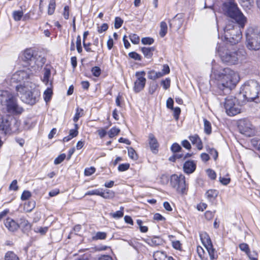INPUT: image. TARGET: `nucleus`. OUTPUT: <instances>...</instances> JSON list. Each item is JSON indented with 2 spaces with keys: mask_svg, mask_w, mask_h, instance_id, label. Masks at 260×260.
Returning <instances> with one entry per match:
<instances>
[{
  "mask_svg": "<svg viewBox=\"0 0 260 260\" xmlns=\"http://www.w3.org/2000/svg\"><path fill=\"white\" fill-rule=\"evenodd\" d=\"M204 129L207 135H210L212 132L211 124L206 119H204Z\"/></svg>",
  "mask_w": 260,
  "mask_h": 260,
  "instance_id": "c85d7f7f",
  "label": "nucleus"
},
{
  "mask_svg": "<svg viewBox=\"0 0 260 260\" xmlns=\"http://www.w3.org/2000/svg\"><path fill=\"white\" fill-rule=\"evenodd\" d=\"M172 110H173L174 117L176 120H178L181 112L180 108L179 107H176L175 108H173V109Z\"/></svg>",
  "mask_w": 260,
  "mask_h": 260,
  "instance_id": "bf43d9fd",
  "label": "nucleus"
},
{
  "mask_svg": "<svg viewBox=\"0 0 260 260\" xmlns=\"http://www.w3.org/2000/svg\"><path fill=\"white\" fill-rule=\"evenodd\" d=\"M123 207H120V210L117 211L114 213H110V215L114 218H120L123 216Z\"/></svg>",
  "mask_w": 260,
  "mask_h": 260,
  "instance_id": "c9c22d12",
  "label": "nucleus"
},
{
  "mask_svg": "<svg viewBox=\"0 0 260 260\" xmlns=\"http://www.w3.org/2000/svg\"><path fill=\"white\" fill-rule=\"evenodd\" d=\"M23 16V12L22 11H18L13 12V18L16 21H19L21 20Z\"/></svg>",
  "mask_w": 260,
  "mask_h": 260,
  "instance_id": "a18cd8bd",
  "label": "nucleus"
},
{
  "mask_svg": "<svg viewBox=\"0 0 260 260\" xmlns=\"http://www.w3.org/2000/svg\"><path fill=\"white\" fill-rule=\"evenodd\" d=\"M243 28L236 22L227 24L224 28V40L232 45L237 44L242 39L241 29Z\"/></svg>",
  "mask_w": 260,
  "mask_h": 260,
  "instance_id": "423d86ee",
  "label": "nucleus"
},
{
  "mask_svg": "<svg viewBox=\"0 0 260 260\" xmlns=\"http://www.w3.org/2000/svg\"><path fill=\"white\" fill-rule=\"evenodd\" d=\"M20 122L12 115H7L2 119L0 129L5 134L16 133L20 126Z\"/></svg>",
  "mask_w": 260,
  "mask_h": 260,
  "instance_id": "1a4fd4ad",
  "label": "nucleus"
},
{
  "mask_svg": "<svg viewBox=\"0 0 260 260\" xmlns=\"http://www.w3.org/2000/svg\"><path fill=\"white\" fill-rule=\"evenodd\" d=\"M106 237L107 234L106 233L99 232L96 233L93 239L95 240H104L106 239Z\"/></svg>",
  "mask_w": 260,
  "mask_h": 260,
  "instance_id": "58836bf2",
  "label": "nucleus"
},
{
  "mask_svg": "<svg viewBox=\"0 0 260 260\" xmlns=\"http://www.w3.org/2000/svg\"><path fill=\"white\" fill-rule=\"evenodd\" d=\"M196 165L193 161H187L183 165V170L185 173L190 174L196 170Z\"/></svg>",
  "mask_w": 260,
  "mask_h": 260,
  "instance_id": "a211bd4d",
  "label": "nucleus"
},
{
  "mask_svg": "<svg viewBox=\"0 0 260 260\" xmlns=\"http://www.w3.org/2000/svg\"><path fill=\"white\" fill-rule=\"evenodd\" d=\"M128 155L131 158L134 160H137L138 158L135 150L132 147L128 148Z\"/></svg>",
  "mask_w": 260,
  "mask_h": 260,
  "instance_id": "e433bc0d",
  "label": "nucleus"
},
{
  "mask_svg": "<svg viewBox=\"0 0 260 260\" xmlns=\"http://www.w3.org/2000/svg\"><path fill=\"white\" fill-rule=\"evenodd\" d=\"M161 85L165 89H167L170 86V80L166 79L165 80L162 81Z\"/></svg>",
  "mask_w": 260,
  "mask_h": 260,
  "instance_id": "0e129e2a",
  "label": "nucleus"
},
{
  "mask_svg": "<svg viewBox=\"0 0 260 260\" xmlns=\"http://www.w3.org/2000/svg\"><path fill=\"white\" fill-rule=\"evenodd\" d=\"M6 228L11 232L16 231L19 228L18 223L10 217H8L4 221Z\"/></svg>",
  "mask_w": 260,
  "mask_h": 260,
  "instance_id": "2eb2a0df",
  "label": "nucleus"
},
{
  "mask_svg": "<svg viewBox=\"0 0 260 260\" xmlns=\"http://www.w3.org/2000/svg\"><path fill=\"white\" fill-rule=\"evenodd\" d=\"M234 101L231 98L225 99L224 108L227 114L230 116L236 115L240 112V109L235 104Z\"/></svg>",
  "mask_w": 260,
  "mask_h": 260,
  "instance_id": "f8f14e48",
  "label": "nucleus"
},
{
  "mask_svg": "<svg viewBox=\"0 0 260 260\" xmlns=\"http://www.w3.org/2000/svg\"><path fill=\"white\" fill-rule=\"evenodd\" d=\"M247 255H248L249 258L250 260H257V254L255 251H253L252 252H251L250 251L249 253H248L247 254Z\"/></svg>",
  "mask_w": 260,
  "mask_h": 260,
  "instance_id": "13d9d810",
  "label": "nucleus"
},
{
  "mask_svg": "<svg viewBox=\"0 0 260 260\" xmlns=\"http://www.w3.org/2000/svg\"><path fill=\"white\" fill-rule=\"evenodd\" d=\"M239 248L241 251L245 252L246 253V254L248 253H249L250 249L249 248V246L246 243H243L240 244L239 245Z\"/></svg>",
  "mask_w": 260,
  "mask_h": 260,
  "instance_id": "37998d69",
  "label": "nucleus"
},
{
  "mask_svg": "<svg viewBox=\"0 0 260 260\" xmlns=\"http://www.w3.org/2000/svg\"><path fill=\"white\" fill-rule=\"evenodd\" d=\"M76 47L78 53H80L82 51V48L81 46V40L80 36H78L77 37Z\"/></svg>",
  "mask_w": 260,
  "mask_h": 260,
  "instance_id": "49530a36",
  "label": "nucleus"
},
{
  "mask_svg": "<svg viewBox=\"0 0 260 260\" xmlns=\"http://www.w3.org/2000/svg\"><path fill=\"white\" fill-rule=\"evenodd\" d=\"M84 115L83 110L82 109L77 108L76 110V113L75 116L73 118V121L75 122H77L79 119L82 117Z\"/></svg>",
  "mask_w": 260,
  "mask_h": 260,
  "instance_id": "473e14b6",
  "label": "nucleus"
},
{
  "mask_svg": "<svg viewBox=\"0 0 260 260\" xmlns=\"http://www.w3.org/2000/svg\"><path fill=\"white\" fill-rule=\"evenodd\" d=\"M9 189L10 190L16 191L18 189V186L17 185V181L16 180H14L10 185Z\"/></svg>",
  "mask_w": 260,
  "mask_h": 260,
  "instance_id": "6e6d98bb",
  "label": "nucleus"
},
{
  "mask_svg": "<svg viewBox=\"0 0 260 260\" xmlns=\"http://www.w3.org/2000/svg\"><path fill=\"white\" fill-rule=\"evenodd\" d=\"M129 39L134 44H138L140 42V38L136 34H131L129 35Z\"/></svg>",
  "mask_w": 260,
  "mask_h": 260,
  "instance_id": "79ce46f5",
  "label": "nucleus"
},
{
  "mask_svg": "<svg viewBox=\"0 0 260 260\" xmlns=\"http://www.w3.org/2000/svg\"><path fill=\"white\" fill-rule=\"evenodd\" d=\"M0 105L5 106L7 111L12 114H21L23 109L17 103L16 98L11 92L0 90Z\"/></svg>",
  "mask_w": 260,
  "mask_h": 260,
  "instance_id": "20e7f679",
  "label": "nucleus"
},
{
  "mask_svg": "<svg viewBox=\"0 0 260 260\" xmlns=\"http://www.w3.org/2000/svg\"><path fill=\"white\" fill-rule=\"evenodd\" d=\"M238 128L240 133L248 137H251L255 134L254 127L246 119H243L239 121Z\"/></svg>",
  "mask_w": 260,
  "mask_h": 260,
  "instance_id": "9b49d317",
  "label": "nucleus"
},
{
  "mask_svg": "<svg viewBox=\"0 0 260 260\" xmlns=\"http://www.w3.org/2000/svg\"><path fill=\"white\" fill-rule=\"evenodd\" d=\"M241 4L246 10H249L253 6L254 0H241Z\"/></svg>",
  "mask_w": 260,
  "mask_h": 260,
  "instance_id": "393cba45",
  "label": "nucleus"
},
{
  "mask_svg": "<svg viewBox=\"0 0 260 260\" xmlns=\"http://www.w3.org/2000/svg\"><path fill=\"white\" fill-rule=\"evenodd\" d=\"M120 129L115 127H112L108 132V135L110 138H113L118 134Z\"/></svg>",
  "mask_w": 260,
  "mask_h": 260,
  "instance_id": "4c0bfd02",
  "label": "nucleus"
},
{
  "mask_svg": "<svg viewBox=\"0 0 260 260\" xmlns=\"http://www.w3.org/2000/svg\"><path fill=\"white\" fill-rule=\"evenodd\" d=\"M260 86L255 80H250L245 83L241 87V92L248 101H254L258 99L260 94Z\"/></svg>",
  "mask_w": 260,
  "mask_h": 260,
  "instance_id": "6e6552de",
  "label": "nucleus"
},
{
  "mask_svg": "<svg viewBox=\"0 0 260 260\" xmlns=\"http://www.w3.org/2000/svg\"><path fill=\"white\" fill-rule=\"evenodd\" d=\"M52 95V89L48 88L44 92V99L46 102L49 101Z\"/></svg>",
  "mask_w": 260,
  "mask_h": 260,
  "instance_id": "f704fd0d",
  "label": "nucleus"
},
{
  "mask_svg": "<svg viewBox=\"0 0 260 260\" xmlns=\"http://www.w3.org/2000/svg\"><path fill=\"white\" fill-rule=\"evenodd\" d=\"M91 72L95 77H99L101 73V69L99 67H94L91 69Z\"/></svg>",
  "mask_w": 260,
  "mask_h": 260,
  "instance_id": "de8ad7c7",
  "label": "nucleus"
},
{
  "mask_svg": "<svg viewBox=\"0 0 260 260\" xmlns=\"http://www.w3.org/2000/svg\"><path fill=\"white\" fill-rule=\"evenodd\" d=\"M115 193L113 191L106 189L104 191L101 190V197L106 199H111L114 197Z\"/></svg>",
  "mask_w": 260,
  "mask_h": 260,
  "instance_id": "b1692460",
  "label": "nucleus"
},
{
  "mask_svg": "<svg viewBox=\"0 0 260 260\" xmlns=\"http://www.w3.org/2000/svg\"><path fill=\"white\" fill-rule=\"evenodd\" d=\"M24 59L25 61H30V65L33 67L35 64L37 66L41 65L38 61L36 60V57L34 55V52L31 49H26L23 54Z\"/></svg>",
  "mask_w": 260,
  "mask_h": 260,
  "instance_id": "4468645a",
  "label": "nucleus"
},
{
  "mask_svg": "<svg viewBox=\"0 0 260 260\" xmlns=\"http://www.w3.org/2000/svg\"><path fill=\"white\" fill-rule=\"evenodd\" d=\"M66 155L64 153L61 154L58 157H57L54 161V163L55 165H58L62 162L66 158Z\"/></svg>",
  "mask_w": 260,
  "mask_h": 260,
  "instance_id": "ea45409f",
  "label": "nucleus"
},
{
  "mask_svg": "<svg viewBox=\"0 0 260 260\" xmlns=\"http://www.w3.org/2000/svg\"><path fill=\"white\" fill-rule=\"evenodd\" d=\"M36 233H39L41 235H44L48 231L47 227H37L34 230Z\"/></svg>",
  "mask_w": 260,
  "mask_h": 260,
  "instance_id": "8fccbe9b",
  "label": "nucleus"
},
{
  "mask_svg": "<svg viewBox=\"0 0 260 260\" xmlns=\"http://www.w3.org/2000/svg\"><path fill=\"white\" fill-rule=\"evenodd\" d=\"M215 79L217 81L218 87L223 90L224 88L234 87L239 80L238 74L229 68H225L219 71H213Z\"/></svg>",
  "mask_w": 260,
  "mask_h": 260,
  "instance_id": "f03ea898",
  "label": "nucleus"
},
{
  "mask_svg": "<svg viewBox=\"0 0 260 260\" xmlns=\"http://www.w3.org/2000/svg\"><path fill=\"white\" fill-rule=\"evenodd\" d=\"M129 168V164H122L119 165L118 170L120 172L126 171Z\"/></svg>",
  "mask_w": 260,
  "mask_h": 260,
  "instance_id": "5fc2aeb1",
  "label": "nucleus"
},
{
  "mask_svg": "<svg viewBox=\"0 0 260 260\" xmlns=\"http://www.w3.org/2000/svg\"><path fill=\"white\" fill-rule=\"evenodd\" d=\"M55 7V1H54V0H50L48 7V14L50 15H52L54 12Z\"/></svg>",
  "mask_w": 260,
  "mask_h": 260,
  "instance_id": "2f4dec72",
  "label": "nucleus"
},
{
  "mask_svg": "<svg viewBox=\"0 0 260 260\" xmlns=\"http://www.w3.org/2000/svg\"><path fill=\"white\" fill-rule=\"evenodd\" d=\"M246 45L250 50L260 49V27L250 26L246 31Z\"/></svg>",
  "mask_w": 260,
  "mask_h": 260,
  "instance_id": "0eeeda50",
  "label": "nucleus"
},
{
  "mask_svg": "<svg viewBox=\"0 0 260 260\" xmlns=\"http://www.w3.org/2000/svg\"><path fill=\"white\" fill-rule=\"evenodd\" d=\"M101 190L100 189H93L92 190H89L87 192L85 193V196H92V195H96L101 196Z\"/></svg>",
  "mask_w": 260,
  "mask_h": 260,
  "instance_id": "a19ab883",
  "label": "nucleus"
},
{
  "mask_svg": "<svg viewBox=\"0 0 260 260\" xmlns=\"http://www.w3.org/2000/svg\"><path fill=\"white\" fill-rule=\"evenodd\" d=\"M137 80L134 82V90L136 92L141 91L145 87L146 80L144 77L145 72L144 71L137 72L136 73Z\"/></svg>",
  "mask_w": 260,
  "mask_h": 260,
  "instance_id": "ddd939ff",
  "label": "nucleus"
},
{
  "mask_svg": "<svg viewBox=\"0 0 260 260\" xmlns=\"http://www.w3.org/2000/svg\"><path fill=\"white\" fill-rule=\"evenodd\" d=\"M218 194V192L217 190L215 189H210L206 192V196L209 200L212 201L217 197Z\"/></svg>",
  "mask_w": 260,
  "mask_h": 260,
  "instance_id": "a878e982",
  "label": "nucleus"
},
{
  "mask_svg": "<svg viewBox=\"0 0 260 260\" xmlns=\"http://www.w3.org/2000/svg\"><path fill=\"white\" fill-rule=\"evenodd\" d=\"M200 238L203 244L205 247L212 245V241L209 236L206 233L200 234Z\"/></svg>",
  "mask_w": 260,
  "mask_h": 260,
  "instance_id": "6ab92c4d",
  "label": "nucleus"
},
{
  "mask_svg": "<svg viewBox=\"0 0 260 260\" xmlns=\"http://www.w3.org/2000/svg\"><path fill=\"white\" fill-rule=\"evenodd\" d=\"M33 75L28 68L18 71L11 78V83H19L15 89L23 102L34 105L39 100L40 92L32 82Z\"/></svg>",
  "mask_w": 260,
  "mask_h": 260,
  "instance_id": "f257e3e1",
  "label": "nucleus"
},
{
  "mask_svg": "<svg viewBox=\"0 0 260 260\" xmlns=\"http://www.w3.org/2000/svg\"><path fill=\"white\" fill-rule=\"evenodd\" d=\"M141 42L144 45H151L153 43L154 40L151 38L146 37L142 38Z\"/></svg>",
  "mask_w": 260,
  "mask_h": 260,
  "instance_id": "3c124183",
  "label": "nucleus"
},
{
  "mask_svg": "<svg viewBox=\"0 0 260 260\" xmlns=\"http://www.w3.org/2000/svg\"><path fill=\"white\" fill-rule=\"evenodd\" d=\"M206 248L211 260L214 259L216 257L217 255L216 254V251L213 248V245H211V246H207L206 247Z\"/></svg>",
  "mask_w": 260,
  "mask_h": 260,
  "instance_id": "7c9ffc66",
  "label": "nucleus"
},
{
  "mask_svg": "<svg viewBox=\"0 0 260 260\" xmlns=\"http://www.w3.org/2000/svg\"><path fill=\"white\" fill-rule=\"evenodd\" d=\"M50 75L51 72L50 70L48 69H45L42 81L46 85H47L49 82V79L50 77Z\"/></svg>",
  "mask_w": 260,
  "mask_h": 260,
  "instance_id": "72a5a7b5",
  "label": "nucleus"
},
{
  "mask_svg": "<svg viewBox=\"0 0 260 260\" xmlns=\"http://www.w3.org/2000/svg\"><path fill=\"white\" fill-rule=\"evenodd\" d=\"M189 139L193 145H195L199 150L203 149V143L199 136L195 134L189 137Z\"/></svg>",
  "mask_w": 260,
  "mask_h": 260,
  "instance_id": "f3484780",
  "label": "nucleus"
},
{
  "mask_svg": "<svg viewBox=\"0 0 260 260\" xmlns=\"http://www.w3.org/2000/svg\"><path fill=\"white\" fill-rule=\"evenodd\" d=\"M217 52L223 63L229 65L238 64L246 58V52L243 49L235 51L228 49L224 45H219L216 48Z\"/></svg>",
  "mask_w": 260,
  "mask_h": 260,
  "instance_id": "7ed1b4c3",
  "label": "nucleus"
},
{
  "mask_svg": "<svg viewBox=\"0 0 260 260\" xmlns=\"http://www.w3.org/2000/svg\"><path fill=\"white\" fill-rule=\"evenodd\" d=\"M147 243L151 246H156L162 244V240L158 237H154L151 239H148Z\"/></svg>",
  "mask_w": 260,
  "mask_h": 260,
  "instance_id": "4be33fe9",
  "label": "nucleus"
},
{
  "mask_svg": "<svg viewBox=\"0 0 260 260\" xmlns=\"http://www.w3.org/2000/svg\"><path fill=\"white\" fill-rule=\"evenodd\" d=\"M19 227H21L23 230H29L31 229V224L24 217L20 218L19 223H18Z\"/></svg>",
  "mask_w": 260,
  "mask_h": 260,
  "instance_id": "412c9836",
  "label": "nucleus"
},
{
  "mask_svg": "<svg viewBox=\"0 0 260 260\" xmlns=\"http://www.w3.org/2000/svg\"><path fill=\"white\" fill-rule=\"evenodd\" d=\"M123 23V20L118 17H117L115 19L114 26L115 28L118 29L120 28Z\"/></svg>",
  "mask_w": 260,
  "mask_h": 260,
  "instance_id": "603ef678",
  "label": "nucleus"
},
{
  "mask_svg": "<svg viewBox=\"0 0 260 260\" xmlns=\"http://www.w3.org/2000/svg\"><path fill=\"white\" fill-rule=\"evenodd\" d=\"M148 78L151 80H155L157 79L156 72L154 71H150L148 73Z\"/></svg>",
  "mask_w": 260,
  "mask_h": 260,
  "instance_id": "052dcab7",
  "label": "nucleus"
},
{
  "mask_svg": "<svg viewBox=\"0 0 260 260\" xmlns=\"http://www.w3.org/2000/svg\"><path fill=\"white\" fill-rule=\"evenodd\" d=\"M153 257L154 260H170V259L172 257H168L167 254L161 251H157L154 252L153 253Z\"/></svg>",
  "mask_w": 260,
  "mask_h": 260,
  "instance_id": "aec40b11",
  "label": "nucleus"
},
{
  "mask_svg": "<svg viewBox=\"0 0 260 260\" xmlns=\"http://www.w3.org/2000/svg\"><path fill=\"white\" fill-rule=\"evenodd\" d=\"M182 145L186 149L189 150L191 149V145L190 143L186 140H184L182 141Z\"/></svg>",
  "mask_w": 260,
  "mask_h": 260,
  "instance_id": "69168bd1",
  "label": "nucleus"
},
{
  "mask_svg": "<svg viewBox=\"0 0 260 260\" xmlns=\"http://www.w3.org/2000/svg\"><path fill=\"white\" fill-rule=\"evenodd\" d=\"M170 184L179 193H183L186 189L185 177L183 175H172L170 178Z\"/></svg>",
  "mask_w": 260,
  "mask_h": 260,
  "instance_id": "9d476101",
  "label": "nucleus"
},
{
  "mask_svg": "<svg viewBox=\"0 0 260 260\" xmlns=\"http://www.w3.org/2000/svg\"><path fill=\"white\" fill-rule=\"evenodd\" d=\"M160 30L159 35L161 37H164L167 32L168 26L166 22L162 21L160 24Z\"/></svg>",
  "mask_w": 260,
  "mask_h": 260,
  "instance_id": "c756f323",
  "label": "nucleus"
},
{
  "mask_svg": "<svg viewBox=\"0 0 260 260\" xmlns=\"http://www.w3.org/2000/svg\"><path fill=\"white\" fill-rule=\"evenodd\" d=\"M207 172L208 176L211 179L214 180L216 178V175L215 172L214 171H213L211 169H208L207 170Z\"/></svg>",
  "mask_w": 260,
  "mask_h": 260,
  "instance_id": "e2e57ef3",
  "label": "nucleus"
},
{
  "mask_svg": "<svg viewBox=\"0 0 260 260\" xmlns=\"http://www.w3.org/2000/svg\"><path fill=\"white\" fill-rule=\"evenodd\" d=\"M224 14L233 19L235 22L240 24L242 27H244L247 22L246 18L238 8L237 4L234 1H230L224 3L222 7Z\"/></svg>",
  "mask_w": 260,
  "mask_h": 260,
  "instance_id": "39448f33",
  "label": "nucleus"
},
{
  "mask_svg": "<svg viewBox=\"0 0 260 260\" xmlns=\"http://www.w3.org/2000/svg\"><path fill=\"white\" fill-rule=\"evenodd\" d=\"M214 213H215V211L212 212L210 211H207L205 213V218L208 220H211L214 217Z\"/></svg>",
  "mask_w": 260,
  "mask_h": 260,
  "instance_id": "680f3d73",
  "label": "nucleus"
},
{
  "mask_svg": "<svg viewBox=\"0 0 260 260\" xmlns=\"http://www.w3.org/2000/svg\"><path fill=\"white\" fill-rule=\"evenodd\" d=\"M173 104L174 101L171 98H169L167 101V108L173 109Z\"/></svg>",
  "mask_w": 260,
  "mask_h": 260,
  "instance_id": "774afa93",
  "label": "nucleus"
},
{
  "mask_svg": "<svg viewBox=\"0 0 260 260\" xmlns=\"http://www.w3.org/2000/svg\"><path fill=\"white\" fill-rule=\"evenodd\" d=\"M31 196V193L29 191L25 190L23 192L21 199L23 201L26 200L28 199L29 197Z\"/></svg>",
  "mask_w": 260,
  "mask_h": 260,
  "instance_id": "4d7b16f0",
  "label": "nucleus"
},
{
  "mask_svg": "<svg viewBox=\"0 0 260 260\" xmlns=\"http://www.w3.org/2000/svg\"><path fill=\"white\" fill-rule=\"evenodd\" d=\"M181 149V147L177 143L173 144L171 147V151L174 153L179 152Z\"/></svg>",
  "mask_w": 260,
  "mask_h": 260,
  "instance_id": "c03bdc74",
  "label": "nucleus"
},
{
  "mask_svg": "<svg viewBox=\"0 0 260 260\" xmlns=\"http://www.w3.org/2000/svg\"><path fill=\"white\" fill-rule=\"evenodd\" d=\"M155 48L153 47H142L141 48L142 52H143L144 56L147 58H150L152 55L153 52L154 51Z\"/></svg>",
  "mask_w": 260,
  "mask_h": 260,
  "instance_id": "5701e85b",
  "label": "nucleus"
},
{
  "mask_svg": "<svg viewBox=\"0 0 260 260\" xmlns=\"http://www.w3.org/2000/svg\"><path fill=\"white\" fill-rule=\"evenodd\" d=\"M95 171V169L94 167H91L90 168H86L84 170V174L85 176H89L93 174Z\"/></svg>",
  "mask_w": 260,
  "mask_h": 260,
  "instance_id": "09e8293b",
  "label": "nucleus"
},
{
  "mask_svg": "<svg viewBox=\"0 0 260 260\" xmlns=\"http://www.w3.org/2000/svg\"><path fill=\"white\" fill-rule=\"evenodd\" d=\"M220 182L223 185H227L230 182V179L229 178L219 177Z\"/></svg>",
  "mask_w": 260,
  "mask_h": 260,
  "instance_id": "338daca9",
  "label": "nucleus"
},
{
  "mask_svg": "<svg viewBox=\"0 0 260 260\" xmlns=\"http://www.w3.org/2000/svg\"><path fill=\"white\" fill-rule=\"evenodd\" d=\"M197 251L198 255L201 260H208L207 256L205 251L201 246H198L197 248Z\"/></svg>",
  "mask_w": 260,
  "mask_h": 260,
  "instance_id": "cd10ccee",
  "label": "nucleus"
},
{
  "mask_svg": "<svg viewBox=\"0 0 260 260\" xmlns=\"http://www.w3.org/2000/svg\"><path fill=\"white\" fill-rule=\"evenodd\" d=\"M129 56L136 60H141V56L137 53L135 52H132L129 53L128 54Z\"/></svg>",
  "mask_w": 260,
  "mask_h": 260,
  "instance_id": "864d4df0",
  "label": "nucleus"
},
{
  "mask_svg": "<svg viewBox=\"0 0 260 260\" xmlns=\"http://www.w3.org/2000/svg\"><path fill=\"white\" fill-rule=\"evenodd\" d=\"M5 260H19L18 256L13 251H9L5 255Z\"/></svg>",
  "mask_w": 260,
  "mask_h": 260,
  "instance_id": "bb28decb",
  "label": "nucleus"
},
{
  "mask_svg": "<svg viewBox=\"0 0 260 260\" xmlns=\"http://www.w3.org/2000/svg\"><path fill=\"white\" fill-rule=\"evenodd\" d=\"M149 144L151 150L154 153L158 152V143L157 140L152 134H150L148 136Z\"/></svg>",
  "mask_w": 260,
  "mask_h": 260,
  "instance_id": "dca6fc26",
  "label": "nucleus"
}]
</instances>
